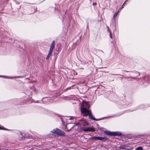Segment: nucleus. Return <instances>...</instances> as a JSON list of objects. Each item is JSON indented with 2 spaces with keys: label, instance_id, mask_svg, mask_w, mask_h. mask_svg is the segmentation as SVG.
<instances>
[{
  "label": "nucleus",
  "instance_id": "1",
  "mask_svg": "<svg viewBox=\"0 0 150 150\" xmlns=\"http://www.w3.org/2000/svg\"><path fill=\"white\" fill-rule=\"evenodd\" d=\"M51 132L54 134H56L59 135H63L65 134V132H63L61 130L57 128L53 129Z\"/></svg>",
  "mask_w": 150,
  "mask_h": 150
},
{
  "label": "nucleus",
  "instance_id": "2",
  "mask_svg": "<svg viewBox=\"0 0 150 150\" xmlns=\"http://www.w3.org/2000/svg\"><path fill=\"white\" fill-rule=\"evenodd\" d=\"M88 108H86L84 107L81 108V110L82 115L83 116H86L88 115L90 112L91 111L88 109Z\"/></svg>",
  "mask_w": 150,
  "mask_h": 150
},
{
  "label": "nucleus",
  "instance_id": "3",
  "mask_svg": "<svg viewBox=\"0 0 150 150\" xmlns=\"http://www.w3.org/2000/svg\"><path fill=\"white\" fill-rule=\"evenodd\" d=\"M105 132L106 134L112 136L120 135L121 134V133L120 132H112L110 131H105Z\"/></svg>",
  "mask_w": 150,
  "mask_h": 150
},
{
  "label": "nucleus",
  "instance_id": "4",
  "mask_svg": "<svg viewBox=\"0 0 150 150\" xmlns=\"http://www.w3.org/2000/svg\"><path fill=\"white\" fill-rule=\"evenodd\" d=\"M55 44V42L54 41H53L52 42V44L51 45V47H50L49 52L48 55L47 57V59H48L50 57V56L51 55L53 50V48H54V46Z\"/></svg>",
  "mask_w": 150,
  "mask_h": 150
},
{
  "label": "nucleus",
  "instance_id": "5",
  "mask_svg": "<svg viewBox=\"0 0 150 150\" xmlns=\"http://www.w3.org/2000/svg\"><path fill=\"white\" fill-rule=\"evenodd\" d=\"M84 107L86 108H89V105L88 103L86 101H83L81 106V108Z\"/></svg>",
  "mask_w": 150,
  "mask_h": 150
},
{
  "label": "nucleus",
  "instance_id": "6",
  "mask_svg": "<svg viewBox=\"0 0 150 150\" xmlns=\"http://www.w3.org/2000/svg\"><path fill=\"white\" fill-rule=\"evenodd\" d=\"M79 124H82L83 125L85 126L86 125H88V123L86 120H84V119H82L80 121V122L78 123V124H76V125H78Z\"/></svg>",
  "mask_w": 150,
  "mask_h": 150
},
{
  "label": "nucleus",
  "instance_id": "7",
  "mask_svg": "<svg viewBox=\"0 0 150 150\" xmlns=\"http://www.w3.org/2000/svg\"><path fill=\"white\" fill-rule=\"evenodd\" d=\"M92 139L95 140H99L102 141H105L107 139L105 137H93Z\"/></svg>",
  "mask_w": 150,
  "mask_h": 150
},
{
  "label": "nucleus",
  "instance_id": "8",
  "mask_svg": "<svg viewBox=\"0 0 150 150\" xmlns=\"http://www.w3.org/2000/svg\"><path fill=\"white\" fill-rule=\"evenodd\" d=\"M85 132H93L94 131V129L93 127H88L83 129Z\"/></svg>",
  "mask_w": 150,
  "mask_h": 150
},
{
  "label": "nucleus",
  "instance_id": "9",
  "mask_svg": "<svg viewBox=\"0 0 150 150\" xmlns=\"http://www.w3.org/2000/svg\"><path fill=\"white\" fill-rule=\"evenodd\" d=\"M88 115L89 116V117L91 119L93 120H96L95 119V118H94V117H93V115H92V114L91 113V111L88 114Z\"/></svg>",
  "mask_w": 150,
  "mask_h": 150
},
{
  "label": "nucleus",
  "instance_id": "10",
  "mask_svg": "<svg viewBox=\"0 0 150 150\" xmlns=\"http://www.w3.org/2000/svg\"><path fill=\"white\" fill-rule=\"evenodd\" d=\"M19 136L21 139H23L25 137L24 135V134L21 133H20Z\"/></svg>",
  "mask_w": 150,
  "mask_h": 150
},
{
  "label": "nucleus",
  "instance_id": "11",
  "mask_svg": "<svg viewBox=\"0 0 150 150\" xmlns=\"http://www.w3.org/2000/svg\"><path fill=\"white\" fill-rule=\"evenodd\" d=\"M0 130H7V131L9 130V129H7L4 128V127L2 126H0Z\"/></svg>",
  "mask_w": 150,
  "mask_h": 150
},
{
  "label": "nucleus",
  "instance_id": "12",
  "mask_svg": "<svg viewBox=\"0 0 150 150\" xmlns=\"http://www.w3.org/2000/svg\"><path fill=\"white\" fill-rule=\"evenodd\" d=\"M73 118L72 117H68L66 119V120H67V122H68V120H71Z\"/></svg>",
  "mask_w": 150,
  "mask_h": 150
},
{
  "label": "nucleus",
  "instance_id": "13",
  "mask_svg": "<svg viewBox=\"0 0 150 150\" xmlns=\"http://www.w3.org/2000/svg\"><path fill=\"white\" fill-rule=\"evenodd\" d=\"M136 150H142V147H139L136 149Z\"/></svg>",
  "mask_w": 150,
  "mask_h": 150
},
{
  "label": "nucleus",
  "instance_id": "14",
  "mask_svg": "<svg viewBox=\"0 0 150 150\" xmlns=\"http://www.w3.org/2000/svg\"><path fill=\"white\" fill-rule=\"evenodd\" d=\"M120 148L121 149H125V148L124 146H120Z\"/></svg>",
  "mask_w": 150,
  "mask_h": 150
},
{
  "label": "nucleus",
  "instance_id": "15",
  "mask_svg": "<svg viewBox=\"0 0 150 150\" xmlns=\"http://www.w3.org/2000/svg\"><path fill=\"white\" fill-rule=\"evenodd\" d=\"M3 77H4V78H11V79H13L14 78L13 77H6V76H4Z\"/></svg>",
  "mask_w": 150,
  "mask_h": 150
},
{
  "label": "nucleus",
  "instance_id": "16",
  "mask_svg": "<svg viewBox=\"0 0 150 150\" xmlns=\"http://www.w3.org/2000/svg\"><path fill=\"white\" fill-rule=\"evenodd\" d=\"M117 13H115V14L114 15V16H116L117 15Z\"/></svg>",
  "mask_w": 150,
  "mask_h": 150
},
{
  "label": "nucleus",
  "instance_id": "17",
  "mask_svg": "<svg viewBox=\"0 0 150 150\" xmlns=\"http://www.w3.org/2000/svg\"><path fill=\"white\" fill-rule=\"evenodd\" d=\"M93 4L96 5V3Z\"/></svg>",
  "mask_w": 150,
  "mask_h": 150
}]
</instances>
